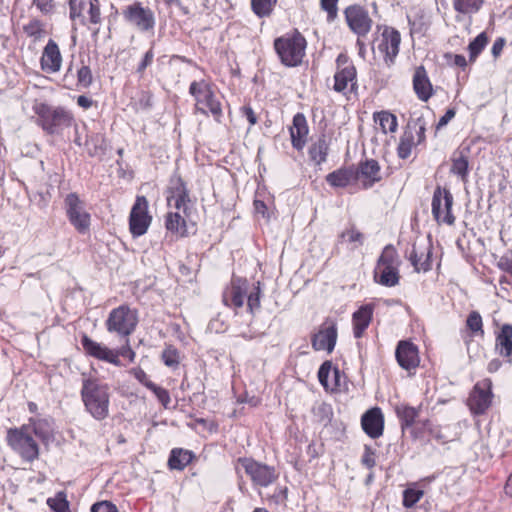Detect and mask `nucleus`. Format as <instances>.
Listing matches in <instances>:
<instances>
[{
	"label": "nucleus",
	"instance_id": "1",
	"mask_svg": "<svg viewBox=\"0 0 512 512\" xmlns=\"http://www.w3.org/2000/svg\"><path fill=\"white\" fill-rule=\"evenodd\" d=\"M80 394L85 410L91 417L97 421L108 417L110 393L107 384L94 377H84Z\"/></svg>",
	"mask_w": 512,
	"mask_h": 512
},
{
	"label": "nucleus",
	"instance_id": "2",
	"mask_svg": "<svg viewBox=\"0 0 512 512\" xmlns=\"http://www.w3.org/2000/svg\"><path fill=\"white\" fill-rule=\"evenodd\" d=\"M189 93L195 100V112L212 116L217 123H222L223 109L212 85L205 80L193 81Z\"/></svg>",
	"mask_w": 512,
	"mask_h": 512
},
{
	"label": "nucleus",
	"instance_id": "3",
	"mask_svg": "<svg viewBox=\"0 0 512 512\" xmlns=\"http://www.w3.org/2000/svg\"><path fill=\"white\" fill-rule=\"evenodd\" d=\"M33 111L37 115V124L50 135L58 134L72 125L74 117L63 107H52L46 103H35Z\"/></svg>",
	"mask_w": 512,
	"mask_h": 512
},
{
	"label": "nucleus",
	"instance_id": "4",
	"mask_svg": "<svg viewBox=\"0 0 512 512\" xmlns=\"http://www.w3.org/2000/svg\"><path fill=\"white\" fill-rule=\"evenodd\" d=\"M306 45V39L297 30L274 40V48L281 63L288 67H295L301 64L305 56Z\"/></svg>",
	"mask_w": 512,
	"mask_h": 512
},
{
	"label": "nucleus",
	"instance_id": "5",
	"mask_svg": "<svg viewBox=\"0 0 512 512\" xmlns=\"http://www.w3.org/2000/svg\"><path fill=\"white\" fill-rule=\"evenodd\" d=\"M6 441L24 461L33 462L39 456V447L31 434L30 426L8 429Z\"/></svg>",
	"mask_w": 512,
	"mask_h": 512
},
{
	"label": "nucleus",
	"instance_id": "6",
	"mask_svg": "<svg viewBox=\"0 0 512 512\" xmlns=\"http://www.w3.org/2000/svg\"><path fill=\"white\" fill-rule=\"evenodd\" d=\"M105 324L109 332L128 337L138 324V312L128 305H120L111 310Z\"/></svg>",
	"mask_w": 512,
	"mask_h": 512
},
{
	"label": "nucleus",
	"instance_id": "7",
	"mask_svg": "<svg viewBox=\"0 0 512 512\" xmlns=\"http://www.w3.org/2000/svg\"><path fill=\"white\" fill-rule=\"evenodd\" d=\"M237 463L249 476L254 487H268L279 477L274 466H269L252 458L241 457L237 460Z\"/></svg>",
	"mask_w": 512,
	"mask_h": 512
},
{
	"label": "nucleus",
	"instance_id": "8",
	"mask_svg": "<svg viewBox=\"0 0 512 512\" xmlns=\"http://www.w3.org/2000/svg\"><path fill=\"white\" fill-rule=\"evenodd\" d=\"M64 205L67 217L74 228L81 234L88 232L91 217L79 196L76 193H69L65 197Z\"/></svg>",
	"mask_w": 512,
	"mask_h": 512
},
{
	"label": "nucleus",
	"instance_id": "9",
	"mask_svg": "<svg viewBox=\"0 0 512 512\" xmlns=\"http://www.w3.org/2000/svg\"><path fill=\"white\" fill-rule=\"evenodd\" d=\"M122 15L126 22L141 32L152 31L155 27L154 12L149 7H144L141 2L128 5L123 9Z\"/></svg>",
	"mask_w": 512,
	"mask_h": 512
},
{
	"label": "nucleus",
	"instance_id": "10",
	"mask_svg": "<svg viewBox=\"0 0 512 512\" xmlns=\"http://www.w3.org/2000/svg\"><path fill=\"white\" fill-rule=\"evenodd\" d=\"M453 196L446 188L437 186L432 197V215L438 223L453 225L455 217L452 214Z\"/></svg>",
	"mask_w": 512,
	"mask_h": 512
},
{
	"label": "nucleus",
	"instance_id": "11",
	"mask_svg": "<svg viewBox=\"0 0 512 512\" xmlns=\"http://www.w3.org/2000/svg\"><path fill=\"white\" fill-rule=\"evenodd\" d=\"M152 221L148 213V201L144 196H137L129 216V228L134 237L144 235Z\"/></svg>",
	"mask_w": 512,
	"mask_h": 512
},
{
	"label": "nucleus",
	"instance_id": "12",
	"mask_svg": "<svg viewBox=\"0 0 512 512\" xmlns=\"http://www.w3.org/2000/svg\"><path fill=\"white\" fill-rule=\"evenodd\" d=\"M345 19L348 27L358 37L366 36L373 24V20L369 16V13L360 5L348 6L344 11Z\"/></svg>",
	"mask_w": 512,
	"mask_h": 512
},
{
	"label": "nucleus",
	"instance_id": "13",
	"mask_svg": "<svg viewBox=\"0 0 512 512\" xmlns=\"http://www.w3.org/2000/svg\"><path fill=\"white\" fill-rule=\"evenodd\" d=\"M401 35L393 27L385 26L378 43V51L383 54L385 64L390 67L399 53Z\"/></svg>",
	"mask_w": 512,
	"mask_h": 512
},
{
	"label": "nucleus",
	"instance_id": "14",
	"mask_svg": "<svg viewBox=\"0 0 512 512\" xmlns=\"http://www.w3.org/2000/svg\"><path fill=\"white\" fill-rule=\"evenodd\" d=\"M167 193L168 206L186 214L190 197L189 190L181 177L174 176L170 180Z\"/></svg>",
	"mask_w": 512,
	"mask_h": 512
},
{
	"label": "nucleus",
	"instance_id": "15",
	"mask_svg": "<svg viewBox=\"0 0 512 512\" xmlns=\"http://www.w3.org/2000/svg\"><path fill=\"white\" fill-rule=\"evenodd\" d=\"M492 401L491 381L485 379L477 383L468 398V405L473 414H483L490 407Z\"/></svg>",
	"mask_w": 512,
	"mask_h": 512
},
{
	"label": "nucleus",
	"instance_id": "16",
	"mask_svg": "<svg viewBox=\"0 0 512 512\" xmlns=\"http://www.w3.org/2000/svg\"><path fill=\"white\" fill-rule=\"evenodd\" d=\"M355 176L365 189L373 187L383 178L380 164L375 159L361 161L355 171Z\"/></svg>",
	"mask_w": 512,
	"mask_h": 512
},
{
	"label": "nucleus",
	"instance_id": "17",
	"mask_svg": "<svg viewBox=\"0 0 512 512\" xmlns=\"http://www.w3.org/2000/svg\"><path fill=\"white\" fill-rule=\"evenodd\" d=\"M62 61L58 44L53 39H49L40 58L41 69L46 73H57L62 67Z\"/></svg>",
	"mask_w": 512,
	"mask_h": 512
},
{
	"label": "nucleus",
	"instance_id": "18",
	"mask_svg": "<svg viewBox=\"0 0 512 512\" xmlns=\"http://www.w3.org/2000/svg\"><path fill=\"white\" fill-rule=\"evenodd\" d=\"M336 340V324L333 321L325 322L318 333L314 334L312 338V346L317 351L326 350L330 353L335 347Z\"/></svg>",
	"mask_w": 512,
	"mask_h": 512
},
{
	"label": "nucleus",
	"instance_id": "19",
	"mask_svg": "<svg viewBox=\"0 0 512 512\" xmlns=\"http://www.w3.org/2000/svg\"><path fill=\"white\" fill-rule=\"evenodd\" d=\"M81 344L83 346V349L85 352L99 360H103L115 365H118L120 363L118 353L114 352L113 350L107 348L106 346L102 345L101 343H98L91 338H89L87 335H83L81 338Z\"/></svg>",
	"mask_w": 512,
	"mask_h": 512
},
{
	"label": "nucleus",
	"instance_id": "20",
	"mask_svg": "<svg viewBox=\"0 0 512 512\" xmlns=\"http://www.w3.org/2000/svg\"><path fill=\"white\" fill-rule=\"evenodd\" d=\"M361 426L369 437L379 438L384 429V417L381 409L375 407L365 412L361 418Z\"/></svg>",
	"mask_w": 512,
	"mask_h": 512
},
{
	"label": "nucleus",
	"instance_id": "21",
	"mask_svg": "<svg viewBox=\"0 0 512 512\" xmlns=\"http://www.w3.org/2000/svg\"><path fill=\"white\" fill-rule=\"evenodd\" d=\"M395 355L398 364L405 370L415 369L419 365L418 348L409 341H400Z\"/></svg>",
	"mask_w": 512,
	"mask_h": 512
},
{
	"label": "nucleus",
	"instance_id": "22",
	"mask_svg": "<svg viewBox=\"0 0 512 512\" xmlns=\"http://www.w3.org/2000/svg\"><path fill=\"white\" fill-rule=\"evenodd\" d=\"M247 296V281L233 280L231 286L223 293V302L226 306L240 308Z\"/></svg>",
	"mask_w": 512,
	"mask_h": 512
},
{
	"label": "nucleus",
	"instance_id": "23",
	"mask_svg": "<svg viewBox=\"0 0 512 512\" xmlns=\"http://www.w3.org/2000/svg\"><path fill=\"white\" fill-rule=\"evenodd\" d=\"M413 90L418 99L427 102L433 95V87L424 66L415 68L413 75Z\"/></svg>",
	"mask_w": 512,
	"mask_h": 512
},
{
	"label": "nucleus",
	"instance_id": "24",
	"mask_svg": "<svg viewBox=\"0 0 512 512\" xmlns=\"http://www.w3.org/2000/svg\"><path fill=\"white\" fill-rule=\"evenodd\" d=\"M309 132L306 117L302 113H297L293 117V123L290 127V136L293 148L302 150L307 141Z\"/></svg>",
	"mask_w": 512,
	"mask_h": 512
},
{
	"label": "nucleus",
	"instance_id": "25",
	"mask_svg": "<svg viewBox=\"0 0 512 512\" xmlns=\"http://www.w3.org/2000/svg\"><path fill=\"white\" fill-rule=\"evenodd\" d=\"M374 307L372 304H365L352 315L353 334L355 338H361L372 321Z\"/></svg>",
	"mask_w": 512,
	"mask_h": 512
},
{
	"label": "nucleus",
	"instance_id": "26",
	"mask_svg": "<svg viewBox=\"0 0 512 512\" xmlns=\"http://www.w3.org/2000/svg\"><path fill=\"white\" fill-rule=\"evenodd\" d=\"M356 68H344L336 70L334 75V90L340 93H346L356 86Z\"/></svg>",
	"mask_w": 512,
	"mask_h": 512
},
{
	"label": "nucleus",
	"instance_id": "27",
	"mask_svg": "<svg viewBox=\"0 0 512 512\" xmlns=\"http://www.w3.org/2000/svg\"><path fill=\"white\" fill-rule=\"evenodd\" d=\"M421 407H412L405 404H400L395 407V412L400 419L402 430H406L412 427L416 423V419L419 417Z\"/></svg>",
	"mask_w": 512,
	"mask_h": 512
},
{
	"label": "nucleus",
	"instance_id": "28",
	"mask_svg": "<svg viewBox=\"0 0 512 512\" xmlns=\"http://www.w3.org/2000/svg\"><path fill=\"white\" fill-rule=\"evenodd\" d=\"M375 280L386 287H393L399 282L398 267L396 266H377L375 269Z\"/></svg>",
	"mask_w": 512,
	"mask_h": 512
},
{
	"label": "nucleus",
	"instance_id": "29",
	"mask_svg": "<svg viewBox=\"0 0 512 512\" xmlns=\"http://www.w3.org/2000/svg\"><path fill=\"white\" fill-rule=\"evenodd\" d=\"M355 178V171L350 168H342L329 173L326 176V181L333 187L344 188Z\"/></svg>",
	"mask_w": 512,
	"mask_h": 512
},
{
	"label": "nucleus",
	"instance_id": "30",
	"mask_svg": "<svg viewBox=\"0 0 512 512\" xmlns=\"http://www.w3.org/2000/svg\"><path fill=\"white\" fill-rule=\"evenodd\" d=\"M194 455L191 451L182 448L172 449L168 465L170 469L183 470L193 459Z\"/></svg>",
	"mask_w": 512,
	"mask_h": 512
},
{
	"label": "nucleus",
	"instance_id": "31",
	"mask_svg": "<svg viewBox=\"0 0 512 512\" xmlns=\"http://www.w3.org/2000/svg\"><path fill=\"white\" fill-rule=\"evenodd\" d=\"M496 347L499 348L500 354L505 357L512 355V325L504 324L500 333L496 338Z\"/></svg>",
	"mask_w": 512,
	"mask_h": 512
},
{
	"label": "nucleus",
	"instance_id": "32",
	"mask_svg": "<svg viewBox=\"0 0 512 512\" xmlns=\"http://www.w3.org/2000/svg\"><path fill=\"white\" fill-rule=\"evenodd\" d=\"M87 153L94 156H101L106 150L105 137L101 133H90L87 135L85 142Z\"/></svg>",
	"mask_w": 512,
	"mask_h": 512
},
{
	"label": "nucleus",
	"instance_id": "33",
	"mask_svg": "<svg viewBox=\"0 0 512 512\" xmlns=\"http://www.w3.org/2000/svg\"><path fill=\"white\" fill-rule=\"evenodd\" d=\"M309 157L317 165L322 164L327 159L328 143L326 137L322 135L309 148Z\"/></svg>",
	"mask_w": 512,
	"mask_h": 512
},
{
	"label": "nucleus",
	"instance_id": "34",
	"mask_svg": "<svg viewBox=\"0 0 512 512\" xmlns=\"http://www.w3.org/2000/svg\"><path fill=\"white\" fill-rule=\"evenodd\" d=\"M165 225L167 230L173 233H176L180 236L186 235V222L178 210L175 212H169L167 214Z\"/></svg>",
	"mask_w": 512,
	"mask_h": 512
},
{
	"label": "nucleus",
	"instance_id": "35",
	"mask_svg": "<svg viewBox=\"0 0 512 512\" xmlns=\"http://www.w3.org/2000/svg\"><path fill=\"white\" fill-rule=\"evenodd\" d=\"M416 145L418 144L414 139V132L412 130H405L400 137L397 147L398 157L401 159H407L411 155L413 147Z\"/></svg>",
	"mask_w": 512,
	"mask_h": 512
},
{
	"label": "nucleus",
	"instance_id": "36",
	"mask_svg": "<svg viewBox=\"0 0 512 512\" xmlns=\"http://www.w3.org/2000/svg\"><path fill=\"white\" fill-rule=\"evenodd\" d=\"M30 431L43 441H49L52 437V425L47 419L30 420Z\"/></svg>",
	"mask_w": 512,
	"mask_h": 512
},
{
	"label": "nucleus",
	"instance_id": "37",
	"mask_svg": "<svg viewBox=\"0 0 512 512\" xmlns=\"http://www.w3.org/2000/svg\"><path fill=\"white\" fill-rule=\"evenodd\" d=\"M409 261L413 265L415 271H428L430 269V257L429 253L421 252L419 254L418 249L415 245H413L411 251L408 256Z\"/></svg>",
	"mask_w": 512,
	"mask_h": 512
},
{
	"label": "nucleus",
	"instance_id": "38",
	"mask_svg": "<svg viewBox=\"0 0 512 512\" xmlns=\"http://www.w3.org/2000/svg\"><path fill=\"white\" fill-rule=\"evenodd\" d=\"M468 168H469V163H468L467 155H465L461 151V152H459L458 156H456V155L453 156L450 172L459 176L461 178V180L464 182L467 180Z\"/></svg>",
	"mask_w": 512,
	"mask_h": 512
},
{
	"label": "nucleus",
	"instance_id": "39",
	"mask_svg": "<svg viewBox=\"0 0 512 512\" xmlns=\"http://www.w3.org/2000/svg\"><path fill=\"white\" fill-rule=\"evenodd\" d=\"M374 119L379 123L384 133L395 132L398 127L397 118L388 111H381L374 115Z\"/></svg>",
	"mask_w": 512,
	"mask_h": 512
},
{
	"label": "nucleus",
	"instance_id": "40",
	"mask_svg": "<svg viewBox=\"0 0 512 512\" xmlns=\"http://www.w3.org/2000/svg\"><path fill=\"white\" fill-rule=\"evenodd\" d=\"M23 31L33 42L40 41L46 34L45 24L38 19L30 20L23 26Z\"/></svg>",
	"mask_w": 512,
	"mask_h": 512
},
{
	"label": "nucleus",
	"instance_id": "41",
	"mask_svg": "<svg viewBox=\"0 0 512 512\" xmlns=\"http://www.w3.org/2000/svg\"><path fill=\"white\" fill-rule=\"evenodd\" d=\"M484 0H453V8L459 14L471 15L477 13Z\"/></svg>",
	"mask_w": 512,
	"mask_h": 512
},
{
	"label": "nucleus",
	"instance_id": "42",
	"mask_svg": "<svg viewBox=\"0 0 512 512\" xmlns=\"http://www.w3.org/2000/svg\"><path fill=\"white\" fill-rule=\"evenodd\" d=\"M278 0H251V9L259 18L269 17Z\"/></svg>",
	"mask_w": 512,
	"mask_h": 512
},
{
	"label": "nucleus",
	"instance_id": "43",
	"mask_svg": "<svg viewBox=\"0 0 512 512\" xmlns=\"http://www.w3.org/2000/svg\"><path fill=\"white\" fill-rule=\"evenodd\" d=\"M488 44V36L485 32L480 33L473 41L468 45L469 59L474 62L478 55Z\"/></svg>",
	"mask_w": 512,
	"mask_h": 512
},
{
	"label": "nucleus",
	"instance_id": "44",
	"mask_svg": "<svg viewBox=\"0 0 512 512\" xmlns=\"http://www.w3.org/2000/svg\"><path fill=\"white\" fill-rule=\"evenodd\" d=\"M333 366L330 361H325L318 370V380L325 390H335V385H331L330 376L332 375Z\"/></svg>",
	"mask_w": 512,
	"mask_h": 512
},
{
	"label": "nucleus",
	"instance_id": "45",
	"mask_svg": "<svg viewBox=\"0 0 512 512\" xmlns=\"http://www.w3.org/2000/svg\"><path fill=\"white\" fill-rule=\"evenodd\" d=\"M406 130H412L414 132V139L418 145L425 141L426 122L423 117H418L414 121L408 123Z\"/></svg>",
	"mask_w": 512,
	"mask_h": 512
},
{
	"label": "nucleus",
	"instance_id": "46",
	"mask_svg": "<svg viewBox=\"0 0 512 512\" xmlns=\"http://www.w3.org/2000/svg\"><path fill=\"white\" fill-rule=\"evenodd\" d=\"M377 266H379V267H382V266L398 267V255H397L396 250L391 245H388L383 249L382 254L380 255V257L378 259Z\"/></svg>",
	"mask_w": 512,
	"mask_h": 512
},
{
	"label": "nucleus",
	"instance_id": "47",
	"mask_svg": "<svg viewBox=\"0 0 512 512\" xmlns=\"http://www.w3.org/2000/svg\"><path fill=\"white\" fill-rule=\"evenodd\" d=\"M466 325L468 329L474 334V335H481L483 336L484 330H483V322L482 317L477 311H472L467 317Z\"/></svg>",
	"mask_w": 512,
	"mask_h": 512
},
{
	"label": "nucleus",
	"instance_id": "48",
	"mask_svg": "<svg viewBox=\"0 0 512 512\" xmlns=\"http://www.w3.org/2000/svg\"><path fill=\"white\" fill-rule=\"evenodd\" d=\"M93 82L92 71L89 66L82 65L77 70V86L79 88H88Z\"/></svg>",
	"mask_w": 512,
	"mask_h": 512
},
{
	"label": "nucleus",
	"instance_id": "49",
	"mask_svg": "<svg viewBox=\"0 0 512 512\" xmlns=\"http://www.w3.org/2000/svg\"><path fill=\"white\" fill-rule=\"evenodd\" d=\"M424 492L419 489L408 488L403 492V506L406 508L413 507L423 496Z\"/></svg>",
	"mask_w": 512,
	"mask_h": 512
},
{
	"label": "nucleus",
	"instance_id": "50",
	"mask_svg": "<svg viewBox=\"0 0 512 512\" xmlns=\"http://www.w3.org/2000/svg\"><path fill=\"white\" fill-rule=\"evenodd\" d=\"M162 361L168 367H176L179 364L178 350L172 346H167L161 355Z\"/></svg>",
	"mask_w": 512,
	"mask_h": 512
},
{
	"label": "nucleus",
	"instance_id": "51",
	"mask_svg": "<svg viewBox=\"0 0 512 512\" xmlns=\"http://www.w3.org/2000/svg\"><path fill=\"white\" fill-rule=\"evenodd\" d=\"M47 504L54 512H66L69 509L68 501L62 493H59L54 498H49Z\"/></svg>",
	"mask_w": 512,
	"mask_h": 512
},
{
	"label": "nucleus",
	"instance_id": "52",
	"mask_svg": "<svg viewBox=\"0 0 512 512\" xmlns=\"http://www.w3.org/2000/svg\"><path fill=\"white\" fill-rule=\"evenodd\" d=\"M260 282H257L256 286L254 287L253 291L247 295V307L251 313L254 312V310L258 309L260 307Z\"/></svg>",
	"mask_w": 512,
	"mask_h": 512
},
{
	"label": "nucleus",
	"instance_id": "53",
	"mask_svg": "<svg viewBox=\"0 0 512 512\" xmlns=\"http://www.w3.org/2000/svg\"><path fill=\"white\" fill-rule=\"evenodd\" d=\"M337 3L338 0H320L321 8L327 12L328 21H333L337 17Z\"/></svg>",
	"mask_w": 512,
	"mask_h": 512
},
{
	"label": "nucleus",
	"instance_id": "54",
	"mask_svg": "<svg viewBox=\"0 0 512 512\" xmlns=\"http://www.w3.org/2000/svg\"><path fill=\"white\" fill-rule=\"evenodd\" d=\"M313 412L321 421H329L332 408L329 404L322 402L313 408Z\"/></svg>",
	"mask_w": 512,
	"mask_h": 512
},
{
	"label": "nucleus",
	"instance_id": "55",
	"mask_svg": "<svg viewBox=\"0 0 512 512\" xmlns=\"http://www.w3.org/2000/svg\"><path fill=\"white\" fill-rule=\"evenodd\" d=\"M287 501V488H279L274 491L270 497V502L276 506L286 507Z\"/></svg>",
	"mask_w": 512,
	"mask_h": 512
},
{
	"label": "nucleus",
	"instance_id": "56",
	"mask_svg": "<svg viewBox=\"0 0 512 512\" xmlns=\"http://www.w3.org/2000/svg\"><path fill=\"white\" fill-rule=\"evenodd\" d=\"M340 238L342 240H345L347 238L349 242H357L360 245L363 243V234L357 231L354 227H351L343 231L340 234Z\"/></svg>",
	"mask_w": 512,
	"mask_h": 512
},
{
	"label": "nucleus",
	"instance_id": "57",
	"mask_svg": "<svg viewBox=\"0 0 512 512\" xmlns=\"http://www.w3.org/2000/svg\"><path fill=\"white\" fill-rule=\"evenodd\" d=\"M89 19L93 24H98L101 21L100 6L98 0H90Z\"/></svg>",
	"mask_w": 512,
	"mask_h": 512
},
{
	"label": "nucleus",
	"instance_id": "58",
	"mask_svg": "<svg viewBox=\"0 0 512 512\" xmlns=\"http://www.w3.org/2000/svg\"><path fill=\"white\" fill-rule=\"evenodd\" d=\"M31 201H33L38 207L44 208L50 201V194L47 191H38L31 196Z\"/></svg>",
	"mask_w": 512,
	"mask_h": 512
},
{
	"label": "nucleus",
	"instance_id": "59",
	"mask_svg": "<svg viewBox=\"0 0 512 512\" xmlns=\"http://www.w3.org/2000/svg\"><path fill=\"white\" fill-rule=\"evenodd\" d=\"M91 512H118L117 507L108 501L98 502L92 505Z\"/></svg>",
	"mask_w": 512,
	"mask_h": 512
},
{
	"label": "nucleus",
	"instance_id": "60",
	"mask_svg": "<svg viewBox=\"0 0 512 512\" xmlns=\"http://www.w3.org/2000/svg\"><path fill=\"white\" fill-rule=\"evenodd\" d=\"M153 59H154V53H153V50H152V48H151V49H149V50L145 53V55H144V57H143L142 61L139 63V65H138V67H137V69H136V72H137L138 74H140V75H143V74H144L145 69H146L149 65H151V64H152Z\"/></svg>",
	"mask_w": 512,
	"mask_h": 512
},
{
	"label": "nucleus",
	"instance_id": "61",
	"mask_svg": "<svg viewBox=\"0 0 512 512\" xmlns=\"http://www.w3.org/2000/svg\"><path fill=\"white\" fill-rule=\"evenodd\" d=\"M154 395L157 397V399L159 400V402L165 407L167 408L171 402V398H170V395H169V392L168 390L158 386L157 389L153 392Z\"/></svg>",
	"mask_w": 512,
	"mask_h": 512
},
{
	"label": "nucleus",
	"instance_id": "62",
	"mask_svg": "<svg viewBox=\"0 0 512 512\" xmlns=\"http://www.w3.org/2000/svg\"><path fill=\"white\" fill-rule=\"evenodd\" d=\"M362 463L367 468H373L375 466V453L371 448L365 447V451L362 457Z\"/></svg>",
	"mask_w": 512,
	"mask_h": 512
},
{
	"label": "nucleus",
	"instance_id": "63",
	"mask_svg": "<svg viewBox=\"0 0 512 512\" xmlns=\"http://www.w3.org/2000/svg\"><path fill=\"white\" fill-rule=\"evenodd\" d=\"M32 3L45 14L50 13L54 8L53 0H32Z\"/></svg>",
	"mask_w": 512,
	"mask_h": 512
},
{
	"label": "nucleus",
	"instance_id": "64",
	"mask_svg": "<svg viewBox=\"0 0 512 512\" xmlns=\"http://www.w3.org/2000/svg\"><path fill=\"white\" fill-rule=\"evenodd\" d=\"M337 70H341L344 68H355L352 61L349 59L348 55L345 53H340L336 59Z\"/></svg>",
	"mask_w": 512,
	"mask_h": 512
}]
</instances>
